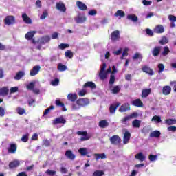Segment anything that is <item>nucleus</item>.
Segmentation results:
<instances>
[{
	"instance_id": "b1692460",
	"label": "nucleus",
	"mask_w": 176,
	"mask_h": 176,
	"mask_svg": "<svg viewBox=\"0 0 176 176\" xmlns=\"http://www.w3.org/2000/svg\"><path fill=\"white\" fill-rule=\"evenodd\" d=\"M56 9L57 10H59V12H66V7L65 4L63 3H56Z\"/></svg>"
},
{
	"instance_id": "6e6552de",
	"label": "nucleus",
	"mask_w": 176,
	"mask_h": 176,
	"mask_svg": "<svg viewBox=\"0 0 176 176\" xmlns=\"http://www.w3.org/2000/svg\"><path fill=\"white\" fill-rule=\"evenodd\" d=\"M76 23H83L87 21V17L85 15H81L79 14L77 16L75 17Z\"/></svg>"
},
{
	"instance_id": "1a4fd4ad",
	"label": "nucleus",
	"mask_w": 176,
	"mask_h": 176,
	"mask_svg": "<svg viewBox=\"0 0 176 176\" xmlns=\"http://www.w3.org/2000/svg\"><path fill=\"white\" fill-rule=\"evenodd\" d=\"M90 101L87 98H80L77 100V104L80 107L87 106Z\"/></svg>"
},
{
	"instance_id": "2eb2a0df",
	"label": "nucleus",
	"mask_w": 176,
	"mask_h": 176,
	"mask_svg": "<svg viewBox=\"0 0 176 176\" xmlns=\"http://www.w3.org/2000/svg\"><path fill=\"white\" fill-rule=\"evenodd\" d=\"M130 104L129 103H125L121 105V107L119 108V112L124 113L126 112L127 111H130Z\"/></svg>"
},
{
	"instance_id": "8fccbe9b",
	"label": "nucleus",
	"mask_w": 176,
	"mask_h": 176,
	"mask_svg": "<svg viewBox=\"0 0 176 176\" xmlns=\"http://www.w3.org/2000/svg\"><path fill=\"white\" fill-rule=\"evenodd\" d=\"M104 175V171L103 170H95L94 173H93L92 176H103Z\"/></svg>"
},
{
	"instance_id": "f704fd0d",
	"label": "nucleus",
	"mask_w": 176,
	"mask_h": 176,
	"mask_svg": "<svg viewBox=\"0 0 176 176\" xmlns=\"http://www.w3.org/2000/svg\"><path fill=\"white\" fill-rule=\"evenodd\" d=\"M57 70L59 72H65L67 70V66L63 65L62 63H58L57 65Z\"/></svg>"
},
{
	"instance_id": "a18cd8bd",
	"label": "nucleus",
	"mask_w": 176,
	"mask_h": 176,
	"mask_svg": "<svg viewBox=\"0 0 176 176\" xmlns=\"http://www.w3.org/2000/svg\"><path fill=\"white\" fill-rule=\"evenodd\" d=\"M16 113L19 116H23L25 113H26V111L25 110V109H23L22 107H17L16 108Z\"/></svg>"
},
{
	"instance_id": "864d4df0",
	"label": "nucleus",
	"mask_w": 176,
	"mask_h": 176,
	"mask_svg": "<svg viewBox=\"0 0 176 176\" xmlns=\"http://www.w3.org/2000/svg\"><path fill=\"white\" fill-rule=\"evenodd\" d=\"M45 174H47L49 176H54L56 174V171L47 169V171H45Z\"/></svg>"
},
{
	"instance_id": "4c0bfd02",
	"label": "nucleus",
	"mask_w": 176,
	"mask_h": 176,
	"mask_svg": "<svg viewBox=\"0 0 176 176\" xmlns=\"http://www.w3.org/2000/svg\"><path fill=\"white\" fill-rule=\"evenodd\" d=\"M170 53V49L168 46H164V51L161 53V55H162L164 57H166Z\"/></svg>"
},
{
	"instance_id": "4468645a",
	"label": "nucleus",
	"mask_w": 176,
	"mask_h": 176,
	"mask_svg": "<svg viewBox=\"0 0 176 176\" xmlns=\"http://www.w3.org/2000/svg\"><path fill=\"white\" fill-rule=\"evenodd\" d=\"M51 41V38L48 35H45L42 36L39 40L40 45H45V43H50Z\"/></svg>"
},
{
	"instance_id": "aec40b11",
	"label": "nucleus",
	"mask_w": 176,
	"mask_h": 176,
	"mask_svg": "<svg viewBox=\"0 0 176 176\" xmlns=\"http://www.w3.org/2000/svg\"><path fill=\"white\" fill-rule=\"evenodd\" d=\"M171 93V87L169 85H165L162 87V94L164 96H169V94Z\"/></svg>"
},
{
	"instance_id": "6ab92c4d",
	"label": "nucleus",
	"mask_w": 176,
	"mask_h": 176,
	"mask_svg": "<svg viewBox=\"0 0 176 176\" xmlns=\"http://www.w3.org/2000/svg\"><path fill=\"white\" fill-rule=\"evenodd\" d=\"M17 146L16 144H10V147L8 148V152L10 154H14L16 152Z\"/></svg>"
},
{
	"instance_id": "9b49d317",
	"label": "nucleus",
	"mask_w": 176,
	"mask_h": 176,
	"mask_svg": "<svg viewBox=\"0 0 176 176\" xmlns=\"http://www.w3.org/2000/svg\"><path fill=\"white\" fill-rule=\"evenodd\" d=\"M65 156H66L68 160L72 161L75 160L76 158V155L73 153V151H72V150L66 151V152H65Z\"/></svg>"
},
{
	"instance_id": "f3484780",
	"label": "nucleus",
	"mask_w": 176,
	"mask_h": 176,
	"mask_svg": "<svg viewBox=\"0 0 176 176\" xmlns=\"http://www.w3.org/2000/svg\"><path fill=\"white\" fill-rule=\"evenodd\" d=\"M19 166H20V162L17 160H14L10 162V164H8V168L10 169L16 168Z\"/></svg>"
},
{
	"instance_id": "4d7b16f0",
	"label": "nucleus",
	"mask_w": 176,
	"mask_h": 176,
	"mask_svg": "<svg viewBox=\"0 0 176 176\" xmlns=\"http://www.w3.org/2000/svg\"><path fill=\"white\" fill-rule=\"evenodd\" d=\"M19 91V87H13L10 89V94H12L14 93H16Z\"/></svg>"
},
{
	"instance_id": "49530a36",
	"label": "nucleus",
	"mask_w": 176,
	"mask_h": 176,
	"mask_svg": "<svg viewBox=\"0 0 176 176\" xmlns=\"http://www.w3.org/2000/svg\"><path fill=\"white\" fill-rule=\"evenodd\" d=\"M95 160H98L100 159L104 160L106 159V155L104 153L102 154H94Z\"/></svg>"
},
{
	"instance_id": "f257e3e1",
	"label": "nucleus",
	"mask_w": 176,
	"mask_h": 176,
	"mask_svg": "<svg viewBox=\"0 0 176 176\" xmlns=\"http://www.w3.org/2000/svg\"><path fill=\"white\" fill-rule=\"evenodd\" d=\"M105 69H106V63H104L103 65H102V67H100V72L98 74V76H100V80H104L107 76V74L111 73V67H108L107 70H106L105 72Z\"/></svg>"
},
{
	"instance_id": "4be33fe9",
	"label": "nucleus",
	"mask_w": 176,
	"mask_h": 176,
	"mask_svg": "<svg viewBox=\"0 0 176 176\" xmlns=\"http://www.w3.org/2000/svg\"><path fill=\"white\" fill-rule=\"evenodd\" d=\"M58 124H66V120L63 118V116L55 118V120H53V124L56 125Z\"/></svg>"
},
{
	"instance_id": "a878e982",
	"label": "nucleus",
	"mask_w": 176,
	"mask_h": 176,
	"mask_svg": "<svg viewBox=\"0 0 176 176\" xmlns=\"http://www.w3.org/2000/svg\"><path fill=\"white\" fill-rule=\"evenodd\" d=\"M142 70L143 71V72H145L148 75H154V71L148 66H143V67H142Z\"/></svg>"
},
{
	"instance_id": "f03ea898",
	"label": "nucleus",
	"mask_w": 176,
	"mask_h": 176,
	"mask_svg": "<svg viewBox=\"0 0 176 176\" xmlns=\"http://www.w3.org/2000/svg\"><path fill=\"white\" fill-rule=\"evenodd\" d=\"M76 133L79 136H83L80 138V142L89 141L91 138V136L88 135L87 131H78Z\"/></svg>"
},
{
	"instance_id": "423d86ee",
	"label": "nucleus",
	"mask_w": 176,
	"mask_h": 176,
	"mask_svg": "<svg viewBox=\"0 0 176 176\" xmlns=\"http://www.w3.org/2000/svg\"><path fill=\"white\" fill-rule=\"evenodd\" d=\"M110 143L113 145H118L122 142V139L118 135H113L110 137Z\"/></svg>"
},
{
	"instance_id": "79ce46f5",
	"label": "nucleus",
	"mask_w": 176,
	"mask_h": 176,
	"mask_svg": "<svg viewBox=\"0 0 176 176\" xmlns=\"http://www.w3.org/2000/svg\"><path fill=\"white\" fill-rule=\"evenodd\" d=\"M114 16L116 17L120 16L121 18L124 17L126 16V14L122 10H117V12L114 14Z\"/></svg>"
},
{
	"instance_id": "dca6fc26",
	"label": "nucleus",
	"mask_w": 176,
	"mask_h": 176,
	"mask_svg": "<svg viewBox=\"0 0 176 176\" xmlns=\"http://www.w3.org/2000/svg\"><path fill=\"white\" fill-rule=\"evenodd\" d=\"M161 50H162V47L160 46L155 47L153 51H151V54H153V56L157 57L158 56H160Z\"/></svg>"
},
{
	"instance_id": "37998d69",
	"label": "nucleus",
	"mask_w": 176,
	"mask_h": 176,
	"mask_svg": "<svg viewBox=\"0 0 176 176\" xmlns=\"http://www.w3.org/2000/svg\"><path fill=\"white\" fill-rule=\"evenodd\" d=\"M126 19H128V20H131L133 22H137L138 21V16L137 15H134V14H129L126 16Z\"/></svg>"
},
{
	"instance_id": "69168bd1",
	"label": "nucleus",
	"mask_w": 176,
	"mask_h": 176,
	"mask_svg": "<svg viewBox=\"0 0 176 176\" xmlns=\"http://www.w3.org/2000/svg\"><path fill=\"white\" fill-rule=\"evenodd\" d=\"M98 14V12L96 10H91L88 12V15L96 16Z\"/></svg>"
},
{
	"instance_id": "13d9d810",
	"label": "nucleus",
	"mask_w": 176,
	"mask_h": 176,
	"mask_svg": "<svg viewBox=\"0 0 176 176\" xmlns=\"http://www.w3.org/2000/svg\"><path fill=\"white\" fill-rule=\"evenodd\" d=\"M115 81H116L115 76L113 74L110 75V79L109 82V85H113V83H115Z\"/></svg>"
},
{
	"instance_id": "473e14b6",
	"label": "nucleus",
	"mask_w": 176,
	"mask_h": 176,
	"mask_svg": "<svg viewBox=\"0 0 176 176\" xmlns=\"http://www.w3.org/2000/svg\"><path fill=\"white\" fill-rule=\"evenodd\" d=\"M110 91L113 94H118L120 92V86L116 85L113 87V89H110Z\"/></svg>"
},
{
	"instance_id": "72a5a7b5",
	"label": "nucleus",
	"mask_w": 176,
	"mask_h": 176,
	"mask_svg": "<svg viewBox=\"0 0 176 176\" xmlns=\"http://www.w3.org/2000/svg\"><path fill=\"white\" fill-rule=\"evenodd\" d=\"M98 126L102 129H105L106 127L109 126V122L106 120H100V122H98Z\"/></svg>"
},
{
	"instance_id": "de8ad7c7",
	"label": "nucleus",
	"mask_w": 176,
	"mask_h": 176,
	"mask_svg": "<svg viewBox=\"0 0 176 176\" xmlns=\"http://www.w3.org/2000/svg\"><path fill=\"white\" fill-rule=\"evenodd\" d=\"M151 122H156L157 123H161L162 122V118L158 116H155L151 118Z\"/></svg>"
},
{
	"instance_id": "412c9836",
	"label": "nucleus",
	"mask_w": 176,
	"mask_h": 176,
	"mask_svg": "<svg viewBox=\"0 0 176 176\" xmlns=\"http://www.w3.org/2000/svg\"><path fill=\"white\" fill-rule=\"evenodd\" d=\"M83 88H90L91 89H96V83L91 82V81H88L85 83L82 86Z\"/></svg>"
},
{
	"instance_id": "9d476101",
	"label": "nucleus",
	"mask_w": 176,
	"mask_h": 176,
	"mask_svg": "<svg viewBox=\"0 0 176 176\" xmlns=\"http://www.w3.org/2000/svg\"><path fill=\"white\" fill-rule=\"evenodd\" d=\"M40 69H41V67L39 65L34 66L32 70H30L29 72V75H30V76H34L37 75L40 72Z\"/></svg>"
},
{
	"instance_id": "393cba45",
	"label": "nucleus",
	"mask_w": 176,
	"mask_h": 176,
	"mask_svg": "<svg viewBox=\"0 0 176 176\" xmlns=\"http://www.w3.org/2000/svg\"><path fill=\"white\" fill-rule=\"evenodd\" d=\"M9 94V87H3L0 88V96H7Z\"/></svg>"
},
{
	"instance_id": "20e7f679",
	"label": "nucleus",
	"mask_w": 176,
	"mask_h": 176,
	"mask_svg": "<svg viewBox=\"0 0 176 176\" xmlns=\"http://www.w3.org/2000/svg\"><path fill=\"white\" fill-rule=\"evenodd\" d=\"M138 114L137 112H134L129 115L128 116H126L121 120V123L126 124V122H128L130 120L138 118Z\"/></svg>"
},
{
	"instance_id": "6e6d98bb",
	"label": "nucleus",
	"mask_w": 176,
	"mask_h": 176,
	"mask_svg": "<svg viewBox=\"0 0 176 176\" xmlns=\"http://www.w3.org/2000/svg\"><path fill=\"white\" fill-rule=\"evenodd\" d=\"M60 83V80L58 78H55L54 80L51 81V85L58 86Z\"/></svg>"
},
{
	"instance_id": "c03bdc74",
	"label": "nucleus",
	"mask_w": 176,
	"mask_h": 176,
	"mask_svg": "<svg viewBox=\"0 0 176 176\" xmlns=\"http://www.w3.org/2000/svg\"><path fill=\"white\" fill-rule=\"evenodd\" d=\"M74 54L70 50H68L67 51L65 52V57L68 58L69 59L73 58Z\"/></svg>"
},
{
	"instance_id": "09e8293b",
	"label": "nucleus",
	"mask_w": 176,
	"mask_h": 176,
	"mask_svg": "<svg viewBox=\"0 0 176 176\" xmlns=\"http://www.w3.org/2000/svg\"><path fill=\"white\" fill-rule=\"evenodd\" d=\"M168 43V38L166 36H164L159 41V44L164 45Z\"/></svg>"
},
{
	"instance_id": "5fc2aeb1",
	"label": "nucleus",
	"mask_w": 176,
	"mask_h": 176,
	"mask_svg": "<svg viewBox=\"0 0 176 176\" xmlns=\"http://www.w3.org/2000/svg\"><path fill=\"white\" fill-rule=\"evenodd\" d=\"M35 87V82H30V83L27 85L26 88L28 90H32Z\"/></svg>"
},
{
	"instance_id": "bf43d9fd",
	"label": "nucleus",
	"mask_w": 176,
	"mask_h": 176,
	"mask_svg": "<svg viewBox=\"0 0 176 176\" xmlns=\"http://www.w3.org/2000/svg\"><path fill=\"white\" fill-rule=\"evenodd\" d=\"M43 145L45 147H50L51 146L50 141L48 140H44L43 142Z\"/></svg>"
},
{
	"instance_id": "e433bc0d",
	"label": "nucleus",
	"mask_w": 176,
	"mask_h": 176,
	"mask_svg": "<svg viewBox=\"0 0 176 176\" xmlns=\"http://www.w3.org/2000/svg\"><path fill=\"white\" fill-rule=\"evenodd\" d=\"M141 125V121L139 120H134L133 122H132V126L133 128L139 129L140 126Z\"/></svg>"
},
{
	"instance_id": "ea45409f",
	"label": "nucleus",
	"mask_w": 176,
	"mask_h": 176,
	"mask_svg": "<svg viewBox=\"0 0 176 176\" xmlns=\"http://www.w3.org/2000/svg\"><path fill=\"white\" fill-rule=\"evenodd\" d=\"M135 158L141 162H143L145 160V156H144L143 153H139V154H136V155L135 156Z\"/></svg>"
},
{
	"instance_id": "58836bf2",
	"label": "nucleus",
	"mask_w": 176,
	"mask_h": 176,
	"mask_svg": "<svg viewBox=\"0 0 176 176\" xmlns=\"http://www.w3.org/2000/svg\"><path fill=\"white\" fill-rule=\"evenodd\" d=\"M78 152H79L81 156H86L87 154H88V151L85 148H80L79 150H78Z\"/></svg>"
},
{
	"instance_id": "774afa93",
	"label": "nucleus",
	"mask_w": 176,
	"mask_h": 176,
	"mask_svg": "<svg viewBox=\"0 0 176 176\" xmlns=\"http://www.w3.org/2000/svg\"><path fill=\"white\" fill-rule=\"evenodd\" d=\"M169 20L172 22H176V16L174 15H169Z\"/></svg>"
},
{
	"instance_id": "7ed1b4c3",
	"label": "nucleus",
	"mask_w": 176,
	"mask_h": 176,
	"mask_svg": "<svg viewBox=\"0 0 176 176\" xmlns=\"http://www.w3.org/2000/svg\"><path fill=\"white\" fill-rule=\"evenodd\" d=\"M110 37L111 39V42L115 43L116 41H118L120 38V33L119 30H115L110 34Z\"/></svg>"
},
{
	"instance_id": "680f3d73",
	"label": "nucleus",
	"mask_w": 176,
	"mask_h": 176,
	"mask_svg": "<svg viewBox=\"0 0 176 176\" xmlns=\"http://www.w3.org/2000/svg\"><path fill=\"white\" fill-rule=\"evenodd\" d=\"M133 60H137V59H143V56L139 53H135L133 57Z\"/></svg>"
},
{
	"instance_id": "c756f323",
	"label": "nucleus",
	"mask_w": 176,
	"mask_h": 176,
	"mask_svg": "<svg viewBox=\"0 0 176 176\" xmlns=\"http://www.w3.org/2000/svg\"><path fill=\"white\" fill-rule=\"evenodd\" d=\"M25 76V72L23 71H19L16 73V75L14 76V80H19Z\"/></svg>"
},
{
	"instance_id": "7c9ffc66",
	"label": "nucleus",
	"mask_w": 176,
	"mask_h": 176,
	"mask_svg": "<svg viewBox=\"0 0 176 176\" xmlns=\"http://www.w3.org/2000/svg\"><path fill=\"white\" fill-rule=\"evenodd\" d=\"M154 32L156 34H162L164 32V28L162 25H158L155 28Z\"/></svg>"
},
{
	"instance_id": "052dcab7",
	"label": "nucleus",
	"mask_w": 176,
	"mask_h": 176,
	"mask_svg": "<svg viewBox=\"0 0 176 176\" xmlns=\"http://www.w3.org/2000/svg\"><path fill=\"white\" fill-rule=\"evenodd\" d=\"M68 47H69V45H68V44L62 43V44H60L58 45V49L59 50H65V49L68 48Z\"/></svg>"
},
{
	"instance_id": "c9c22d12",
	"label": "nucleus",
	"mask_w": 176,
	"mask_h": 176,
	"mask_svg": "<svg viewBox=\"0 0 176 176\" xmlns=\"http://www.w3.org/2000/svg\"><path fill=\"white\" fill-rule=\"evenodd\" d=\"M160 135L161 133L160 131H154L149 134V137L158 138L160 137Z\"/></svg>"
},
{
	"instance_id": "603ef678",
	"label": "nucleus",
	"mask_w": 176,
	"mask_h": 176,
	"mask_svg": "<svg viewBox=\"0 0 176 176\" xmlns=\"http://www.w3.org/2000/svg\"><path fill=\"white\" fill-rule=\"evenodd\" d=\"M54 109V106H50L49 108H47V109H45L43 112V116H47V114H49L50 113L51 110Z\"/></svg>"
},
{
	"instance_id": "338daca9",
	"label": "nucleus",
	"mask_w": 176,
	"mask_h": 176,
	"mask_svg": "<svg viewBox=\"0 0 176 176\" xmlns=\"http://www.w3.org/2000/svg\"><path fill=\"white\" fill-rule=\"evenodd\" d=\"M149 161L155 162L157 160V155H153L152 154L148 156Z\"/></svg>"
},
{
	"instance_id": "2f4dec72",
	"label": "nucleus",
	"mask_w": 176,
	"mask_h": 176,
	"mask_svg": "<svg viewBox=\"0 0 176 176\" xmlns=\"http://www.w3.org/2000/svg\"><path fill=\"white\" fill-rule=\"evenodd\" d=\"M78 97L76 94H69L67 95V100L72 102H75L77 100Z\"/></svg>"
},
{
	"instance_id": "a19ab883",
	"label": "nucleus",
	"mask_w": 176,
	"mask_h": 176,
	"mask_svg": "<svg viewBox=\"0 0 176 176\" xmlns=\"http://www.w3.org/2000/svg\"><path fill=\"white\" fill-rule=\"evenodd\" d=\"M164 123L166 124V125H174L176 124V120L175 119H166L164 121Z\"/></svg>"
},
{
	"instance_id": "39448f33",
	"label": "nucleus",
	"mask_w": 176,
	"mask_h": 176,
	"mask_svg": "<svg viewBox=\"0 0 176 176\" xmlns=\"http://www.w3.org/2000/svg\"><path fill=\"white\" fill-rule=\"evenodd\" d=\"M15 23V17L12 15L6 16V19H4V24L7 25H14Z\"/></svg>"
},
{
	"instance_id": "3c124183",
	"label": "nucleus",
	"mask_w": 176,
	"mask_h": 176,
	"mask_svg": "<svg viewBox=\"0 0 176 176\" xmlns=\"http://www.w3.org/2000/svg\"><path fill=\"white\" fill-rule=\"evenodd\" d=\"M30 137V134L29 133H26L25 135H23L21 137V142L26 143L28 141V138Z\"/></svg>"
},
{
	"instance_id": "cd10ccee",
	"label": "nucleus",
	"mask_w": 176,
	"mask_h": 176,
	"mask_svg": "<svg viewBox=\"0 0 176 176\" xmlns=\"http://www.w3.org/2000/svg\"><path fill=\"white\" fill-rule=\"evenodd\" d=\"M35 31H30L27 32V34H25V38H26L27 41H31L35 36Z\"/></svg>"
},
{
	"instance_id": "e2e57ef3",
	"label": "nucleus",
	"mask_w": 176,
	"mask_h": 176,
	"mask_svg": "<svg viewBox=\"0 0 176 176\" xmlns=\"http://www.w3.org/2000/svg\"><path fill=\"white\" fill-rule=\"evenodd\" d=\"M48 14L47 10H44L43 12H42L41 16H40V19L45 20V18H47Z\"/></svg>"
},
{
	"instance_id": "a211bd4d",
	"label": "nucleus",
	"mask_w": 176,
	"mask_h": 176,
	"mask_svg": "<svg viewBox=\"0 0 176 176\" xmlns=\"http://www.w3.org/2000/svg\"><path fill=\"white\" fill-rule=\"evenodd\" d=\"M132 106L135 107H143V102H142L141 99H135L131 102Z\"/></svg>"
},
{
	"instance_id": "0eeeda50",
	"label": "nucleus",
	"mask_w": 176,
	"mask_h": 176,
	"mask_svg": "<svg viewBox=\"0 0 176 176\" xmlns=\"http://www.w3.org/2000/svg\"><path fill=\"white\" fill-rule=\"evenodd\" d=\"M119 106H120V103H115V104H110L109 106L110 115H114L117 109H118Z\"/></svg>"
},
{
	"instance_id": "ddd939ff",
	"label": "nucleus",
	"mask_w": 176,
	"mask_h": 176,
	"mask_svg": "<svg viewBox=\"0 0 176 176\" xmlns=\"http://www.w3.org/2000/svg\"><path fill=\"white\" fill-rule=\"evenodd\" d=\"M76 6H77L78 8L81 11H87L88 10V7H87L86 4L81 1H76Z\"/></svg>"
},
{
	"instance_id": "0e129e2a",
	"label": "nucleus",
	"mask_w": 176,
	"mask_h": 176,
	"mask_svg": "<svg viewBox=\"0 0 176 176\" xmlns=\"http://www.w3.org/2000/svg\"><path fill=\"white\" fill-rule=\"evenodd\" d=\"M158 69H159V71H158L159 74H161L162 72H164V64L162 63L158 64Z\"/></svg>"
},
{
	"instance_id": "bb28decb",
	"label": "nucleus",
	"mask_w": 176,
	"mask_h": 176,
	"mask_svg": "<svg viewBox=\"0 0 176 176\" xmlns=\"http://www.w3.org/2000/svg\"><path fill=\"white\" fill-rule=\"evenodd\" d=\"M21 19L26 24H32V19L27 15L26 13L21 14Z\"/></svg>"
},
{
	"instance_id": "c85d7f7f",
	"label": "nucleus",
	"mask_w": 176,
	"mask_h": 176,
	"mask_svg": "<svg viewBox=\"0 0 176 176\" xmlns=\"http://www.w3.org/2000/svg\"><path fill=\"white\" fill-rule=\"evenodd\" d=\"M55 104L57 107H61L63 111L65 112L66 111H67V109H66L65 105L64 104V103L60 102V100H55Z\"/></svg>"
},
{
	"instance_id": "f8f14e48",
	"label": "nucleus",
	"mask_w": 176,
	"mask_h": 176,
	"mask_svg": "<svg viewBox=\"0 0 176 176\" xmlns=\"http://www.w3.org/2000/svg\"><path fill=\"white\" fill-rule=\"evenodd\" d=\"M131 137V134L128 131L124 132L123 135V144H126L130 141V138Z\"/></svg>"
},
{
	"instance_id": "5701e85b",
	"label": "nucleus",
	"mask_w": 176,
	"mask_h": 176,
	"mask_svg": "<svg viewBox=\"0 0 176 176\" xmlns=\"http://www.w3.org/2000/svg\"><path fill=\"white\" fill-rule=\"evenodd\" d=\"M151 93H152V89L151 88L144 89L142 91L141 97L143 98H146L149 96V94H151Z\"/></svg>"
}]
</instances>
